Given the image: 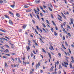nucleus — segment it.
<instances>
[{"instance_id":"obj_43","label":"nucleus","mask_w":74,"mask_h":74,"mask_svg":"<svg viewBox=\"0 0 74 74\" xmlns=\"http://www.w3.org/2000/svg\"><path fill=\"white\" fill-rule=\"evenodd\" d=\"M57 74V72H53L51 74Z\"/></svg>"},{"instance_id":"obj_6","label":"nucleus","mask_w":74,"mask_h":74,"mask_svg":"<svg viewBox=\"0 0 74 74\" xmlns=\"http://www.w3.org/2000/svg\"><path fill=\"white\" fill-rule=\"evenodd\" d=\"M35 2L36 3L38 4L39 3H40V0H36L35 1Z\"/></svg>"},{"instance_id":"obj_55","label":"nucleus","mask_w":74,"mask_h":74,"mask_svg":"<svg viewBox=\"0 0 74 74\" xmlns=\"http://www.w3.org/2000/svg\"><path fill=\"white\" fill-rule=\"evenodd\" d=\"M46 21L47 23H48V24H49V21H48V20H47Z\"/></svg>"},{"instance_id":"obj_53","label":"nucleus","mask_w":74,"mask_h":74,"mask_svg":"<svg viewBox=\"0 0 74 74\" xmlns=\"http://www.w3.org/2000/svg\"><path fill=\"white\" fill-rule=\"evenodd\" d=\"M40 15L41 16H43V14H42V13L41 12L40 13Z\"/></svg>"},{"instance_id":"obj_58","label":"nucleus","mask_w":74,"mask_h":74,"mask_svg":"<svg viewBox=\"0 0 74 74\" xmlns=\"http://www.w3.org/2000/svg\"><path fill=\"white\" fill-rule=\"evenodd\" d=\"M51 16L52 18L53 19L54 17H53V15L51 14Z\"/></svg>"},{"instance_id":"obj_48","label":"nucleus","mask_w":74,"mask_h":74,"mask_svg":"<svg viewBox=\"0 0 74 74\" xmlns=\"http://www.w3.org/2000/svg\"><path fill=\"white\" fill-rule=\"evenodd\" d=\"M54 35L56 36H57V33L55 32H54Z\"/></svg>"},{"instance_id":"obj_45","label":"nucleus","mask_w":74,"mask_h":74,"mask_svg":"<svg viewBox=\"0 0 74 74\" xmlns=\"http://www.w3.org/2000/svg\"><path fill=\"white\" fill-rule=\"evenodd\" d=\"M42 51H43L45 52V53H46V51H45V50L44 49H42Z\"/></svg>"},{"instance_id":"obj_46","label":"nucleus","mask_w":74,"mask_h":74,"mask_svg":"<svg viewBox=\"0 0 74 74\" xmlns=\"http://www.w3.org/2000/svg\"><path fill=\"white\" fill-rule=\"evenodd\" d=\"M58 55L60 57H62V55H61V54H60V53H58Z\"/></svg>"},{"instance_id":"obj_10","label":"nucleus","mask_w":74,"mask_h":74,"mask_svg":"<svg viewBox=\"0 0 74 74\" xmlns=\"http://www.w3.org/2000/svg\"><path fill=\"white\" fill-rule=\"evenodd\" d=\"M16 16H17V17H19L20 16V15L19 14V13H17L16 14Z\"/></svg>"},{"instance_id":"obj_34","label":"nucleus","mask_w":74,"mask_h":74,"mask_svg":"<svg viewBox=\"0 0 74 74\" xmlns=\"http://www.w3.org/2000/svg\"><path fill=\"white\" fill-rule=\"evenodd\" d=\"M62 15L63 16V17H64V19H65V18H66V16L63 13H62Z\"/></svg>"},{"instance_id":"obj_22","label":"nucleus","mask_w":74,"mask_h":74,"mask_svg":"<svg viewBox=\"0 0 74 74\" xmlns=\"http://www.w3.org/2000/svg\"><path fill=\"white\" fill-rule=\"evenodd\" d=\"M48 8L49 10L50 11H52V9L51 8L49 7H48Z\"/></svg>"},{"instance_id":"obj_18","label":"nucleus","mask_w":74,"mask_h":74,"mask_svg":"<svg viewBox=\"0 0 74 74\" xmlns=\"http://www.w3.org/2000/svg\"><path fill=\"white\" fill-rule=\"evenodd\" d=\"M48 53L49 57H50V59H51V54L49 53Z\"/></svg>"},{"instance_id":"obj_25","label":"nucleus","mask_w":74,"mask_h":74,"mask_svg":"<svg viewBox=\"0 0 74 74\" xmlns=\"http://www.w3.org/2000/svg\"><path fill=\"white\" fill-rule=\"evenodd\" d=\"M23 64L26 65L27 64V63L26 62H25L24 61H23Z\"/></svg>"},{"instance_id":"obj_33","label":"nucleus","mask_w":74,"mask_h":74,"mask_svg":"<svg viewBox=\"0 0 74 74\" xmlns=\"http://www.w3.org/2000/svg\"><path fill=\"white\" fill-rule=\"evenodd\" d=\"M3 1L2 0H0V4H3Z\"/></svg>"},{"instance_id":"obj_42","label":"nucleus","mask_w":74,"mask_h":74,"mask_svg":"<svg viewBox=\"0 0 74 74\" xmlns=\"http://www.w3.org/2000/svg\"><path fill=\"white\" fill-rule=\"evenodd\" d=\"M64 63L66 65H68V63H67V62H64Z\"/></svg>"},{"instance_id":"obj_64","label":"nucleus","mask_w":74,"mask_h":74,"mask_svg":"<svg viewBox=\"0 0 74 74\" xmlns=\"http://www.w3.org/2000/svg\"><path fill=\"white\" fill-rule=\"evenodd\" d=\"M37 11H40V9H39V8H37Z\"/></svg>"},{"instance_id":"obj_16","label":"nucleus","mask_w":74,"mask_h":74,"mask_svg":"<svg viewBox=\"0 0 74 74\" xmlns=\"http://www.w3.org/2000/svg\"><path fill=\"white\" fill-rule=\"evenodd\" d=\"M5 46L7 47V48H10V47L7 45H5Z\"/></svg>"},{"instance_id":"obj_27","label":"nucleus","mask_w":74,"mask_h":74,"mask_svg":"<svg viewBox=\"0 0 74 74\" xmlns=\"http://www.w3.org/2000/svg\"><path fill=\"white\" fill-rule=\"evenodd\" d=\"M26 11L27 12H30V11H31V10H27Z\"/></svg>"},{"instance_id":"obj_61","label":"nucleus","mask_w":74,"mask_h":74,"mask_svg":"<svg viewBox=\"0 0 74 74\" xmlns=\"http://www.w3.org/2000/svg\"><path fill=\"white\" fill-rule=\"evenodd\" d=\"M68 36H69V37H71V35L70 34V33H68Z\"/></svg>"},{"instance_id":"obj_23","label":"nucleus","mask_w":74,"mask_h":74,"mask_svg":"<svg viewBox=\"0 0 74 74\" xmlns=\"http://www.w3.org/2000/svg\"><path fill=\"white\" fill-rule=\"evenodd\" d=\"M62 66L60 64L59 65V69H62Z\"/></svg>"},{"instance_id":"obj_50","label":"nucleus","mask_w":74,"mask_h":74,"mask_svg":"<svg viewBox=\"0 0 74 74\" xmlns=\"http://www.w3.org/2000/svg\"><path fill=\"white\" fill-rule=\"evenodd\" d=\"M36 16L38 19H40V17H39V16H38V15H36Z\"/></svg>"},{"instance_id":"obj_35","label":"nucleus","mask_w":74,"mask_h":74,"mask_svg":"<svg viewBox=\"0 0 74 74\" xmlns=\"http://www.w3.org/2000/svg\"><path fill=\"white\" fill-rule=\"evenodd\" d=\"M42 25L44 27H46V26H45V25L44 23L42 24Z\"/></svg>"},{"instance_id":"obj_37","label":"nucleus","mask_w":74,"mask_h":74,"mask_svg":"<svg viewBox=\"0 0 74 74\" xmlns=\"http://www.w3.org/2000/svg\"><path fill=\"white\" fill-rule=\"evenodd\" d=\"M35 32L36 33V34H38V32H37V30H36V29H35Z\"/></svg>"},{"instance_id":"obj_32","label":"nucleus","mask_w":74,"mask_h":74,"mask_svg":"<svg viewBox=\"0 0 74 74\" xmlns=\"http://www.w3.org/2000/svg\"><path fill=\"white\" fill-rule=\"evenodd\" d=\"M32 22H33L34 24H36V23H35V21H34V20H32Z\"/></svg>"},{"instance_id":"obj_28","label":"nucleus","mask_w":74,"mask_h":74,"mask_svg":"<svg viewBox=\"0 0 74 74\" xmlns=\"http://www.w3.org/2000/svg\"><path fill=\"white\" fill-rule=\"evenodd\" d=\"M70 66L71 69H72V65L71 64V62L70 63Z\"/></svg>"},{"instance_id":"obj_44","label":"nucleus","mask_w":74,"mask_h":74,"mask_svg":"<svg viewBox=\"0 0 74 74\" xmlns=\"http://www.w3.org/2000/svg\"><path fill=\"white\" fill-rule=\"evenodd\" d=\"M1 19L2 20H3V19H4V16H2L1 17Z\"/></svg>"},{"instance_id":"obj_39","label":"nucleus","mask_w":74,"mask_h":74,"mask_svg":"<svg viewBox=\"0 0 74 74\" xmlns=\"http://www.w3.org/2000/svg\"><path fill=\"white\" fill-rule=\"evenodd\" d=\"M58 16H59V18H60V19H62V16H61L60 15H58Z\"/></svg>"},{"instance_id":"obj_56","label":"nucleus","mask_w":74,"mask_h":74,"mask_svg":"<svg viewBox=\"0 0 74 74\" xmlns=\"http://www.w3.org/2000/svg\"><path fill=\"white\" fill-rule=\"evenodd\" d=\"M63 40H65V37H64V36H63Z\"/></svg>"},{"instance_id":"obj_2","label":"nucleus","mask_w":74,"mask_h":74,"mask_svg":"<svg viewBox=\"0 0 74 74\" xmlns=\"http://www.w3.org/2000/svg\"><path fill=\"white\" fill-rule=\"evenodd\" d=\"M34 11L35 12V13L36 14H39V12L38 11L36 10L35 9H34Z\"/></svg>"},{"instance_id":"obj_20","label":"nucleus","mask_w":74,"mask_h":74,"mask_svg":"<svg viewBox=\"0 0 74 74\" xmlns=\"http://www.w3.org/2000/svg\"><path fill=\"white\" fill-rule=\"evenodd\" d=\"M18 62L20 63H21V59L20 58H18Z\"/></svg>"},{"instance_id":"obj_8","label":"nucleus","mask_w":74,"mask_h":74,"mask_svg":"<svg viewBox=\"0 0 74 74\" xmlns=\"http://www.w3.org/2000/svg\"><path fill=\"white\" fill-rule=\"evenodd\" d=\"M71 59L72 60V61H71V63H74V58H73V56H71Z\"/></svg>"},{"instance_id":"obj_17","label":"nucleus","mask_w":74,"mask_h":74,"mask_svg":"<svg viewBox=\"0 0 74 74\" xmlns=\"http://www.w3.org/2000/svg\"><path fill=\"white\" fill-rule=\"evenodd\" d=\"M0 31H1V32H4V33H6V32L4 30H3L2 29H0Z\"/></svg>"},{"instance_id":"obj_5","label":"nucleus","mask_w":74,"mask_h":74,"mask_svg":"<svg viewBox=\"0 0 74 74\" xmlns=\"http://www.w3.org/2000/svg\"><path fill=\"white\" fill-rule=\"evenodd\" d=\"M27 26V25H23L22 26V29H25V28H26V27Z\"/></svg>"},{"instance_id":"obj_15","label":"nucleus","mask_w":74,"mask_h":74,"mask_svg":"<svg viewBox=\"0 0 74 74\" xmlns=\"http://www.w3.org/2000/svg\"><path fill=\"white\" fill-rule=\"evenodd\" d=\"M10 7H11L12 8H14V7H15V5H10Z\"/></svg>"},{"instance_id":"obj_19","label":"nucleus","mask_w":74,"mask_h":74,"mask_svg":"<svg viewBox=\"0 0 74 74\" xmlns=\"http://www.w3.org/2000/svg\"><path fill=\"white\" fill-rule=\"evenodd\" d=\"M5 67H8V65H7V63L5 62Z\"/></svg>"},{"instance_id":"obj_54","label":"nucleus","mask_w":74,"mask_h":74,"mask_svg":"<svg viewBox=\"0 0 74 74\" xmlns=\"http://www.w3.org/2000/svg\"><path fill=\"white\" fill-rule=\"evenodd\" d=\"M51 31L52 32H53V28L51 27Z\"/></svg>"},{"instance_id":"obj_40","label":"nucleus","mask_w":74,"mask_h":74,"mask_svg":"<svg viewBox=\"0 0 74 74\" xmlns=\"http://www.w3.org/2000/svg\"><path fill=\"white\" fill-rule=\"evenodd\" d=\"M5 55L8 56H10V54H5Z\"/></svg>"},{"instance_id":"obj_29","label":"nucleus","mask_w":74,"mask_h":74,"mask_svg":"<svg viewBox=\"0 0 74 74\" xmlns=\"http://www.w3.org/2000/svg\"><path fill=\"white\" fill-rule=\"evenodd\" d=\"M39 39H40V40L41 41V42H42V43H43V44H44V41H42V40L40 38H39Z\"/></svg>"},{"instance_id":"obj_9","label":"nucleus","mask_w":74,"mask_h":74,"mask_svg":"<svg viewBox=\"0 0 74 74\" xmlns=\"http://www.w3.org/2000/svg\"><path fill=\"white\" fill-rule=\"evenodd\" d=\"M9 22L10 25H13V24L12 23V21H11V20H9Z\"/></svg>"},{"instance_id":"obj_21","label":"nucleus","mask_w":74,"mask_h":74,"mask_svg":"<svg viewBox=\"0 0 74 74\" xmlns=\"http://www.w3.org/2000/svg\"><path fill=\"white\" fill-rule=\"evenodd\" d=\"M4 37L5 38H6L7 39H8V40H10V39L9 38H8L7 36H5Z\"/></svg>"},{"instance_id":"obj_57","label":"nucleus","mask_w":74,"mask_h":74,"mask_svg":"<svg viewBox=\"0 0 74 74\" xmlns=\"http://www.w3.org/2000/svg\"><path fill=\"white\" fill-rule=\"evenodd\" d=\"M22 29H20L19 30V32H22Z\"/></svg>"},{"instance_id":"obj_13","label":"nucleus","mask_w":74,"mask_h":74,"mask_svg":"<svg viewBox=\"0 0 74 74\" xmlns=\"http://www.w3.org/2000/svg\"><path fill=\"white\" fill-rule=\"evenodd\" d=\"M37 65L38 66V67H40V62H38Z\"/></svg>"},{"instance_id":"obj_26","label":"nucleus","mask_w":74,"mask_h":74,"mask_svg":"<svg viewBox=\"0 0 74 74\" xmlns=\"http://www.w3.org/2000/svg\"><path fill=\"white\" fill-rule=\"evenodd\" d=\"M24 7L25 8H28V7H29V6L27 5H25L24 6Z\"/></svg>"},{"instance_id":"obj_4","label":"nucleus","mask_w":74,"mask_h":74,"mask_svg":"<svg viewBox=\"0 0 74 74\" xmlns=\"http://www.w3.org/2000/svg\"><path fill=\"white\" fill-rule=\"evenodd\" d=\"M59 61H57V62H56L55 64V68H56V65L57 64V65H58V64H59Z\"/></svg>"},{"instance_id":"obj_62","label":"nucleus","mask_w":74,"mask_h":74,"mask_svg":"<svg viewBox=\"0 0 74 74\" xmlns=\"http://www.w3.org/2000/svg\"><path fill=\"white\" fill-rule=\"evenodd\" d=\"M11 59L13 62H15V60L13 58H12Z\"/></svg>"},{"instance_id":"obj_3","label":"nucleus","mask_w":74,"mask_h":74,"mask_svg":"<svg viewBox=\"0 0 74 74\" xmlns=\"http://www.w3.org/2000/svg\"><path fill=\"white\" fill-rule=\"evenodd\" d=\"M50 47H50H49V49H50V50H54V49H53V46H52L51 45H50Z\"/></svg>"},{"instance_id":"obj_38","label":"nucleus","mask_w":74,"mask_h":74,"mask_svg":"<svg viewBox=\"0 0 74 74\" xmlns=\"http://www.w3.org/2000/svg\"><path fill=\"white\" fill-rule=\"evenodd\" d=\"M31 55L32 57H33V55H34V54H33V53H32L31 54Z\"/></svg>"},{"instance_id":"obj_60","label":"nucleus","mask_w":74,"mask_h":74,"mask_svg":"<svg viewBox=\"0 0 74 74\" xmlns=\"http://www.w3.org/2000/svg\"><path fill=\"white\" fill-rule=\"evenodd\" d=\"M28 45H29V46H31V44H30V42H29Z\"/></svg>"},{"instance_id":"obj_14","label":"nucleus","mask_w":74,"mask_h":74,"mask_svg":"<svg viewBox=\"0 0 74 74\" xmlns=\"http://www.w3.org/2000/svg\"><path fill=\"white\" fill-rule=\"evenodd\" d=\"M42 29L46 33H47V34H48V32H47V30H46L45 29H44V28H42Z\"/></svg>"},{"instance_id":"obj_36","label":"nucleus","mask_w":74,"mask_h":74,"mask_svg":"<svg viewBox=\"0 0 74 74\" xmlns=\"http://www.w3.org/2000/svg\"><path fill=\"white\" fill-rule=\"evenodd\" d=\"M1 58H4V59H7V57H5V56H3V57H1Z\"/></svg>"},{"instance_id":"obj_41","label":"nucleus","mask_w":74,"mask_h":74,"mask_svg":"<svg viewBox=\"0 0 74 74\" xmlns=\"http://www.w3.org/2000/svg\"><path fill=\"white\" fill-rule=\"evenodd\" d=\"M4 38H0V40H4Z\"/></svg>"},{"instance_id":"obj_12","label":"nucleus","mask_w":74,"mask_h":74,"mask_svg":"<svg viewBox=\"0 0 74 74\" xmlns=\"http://www.w3.org/2000/svg\"><path fill=\"white\" fill-rule=\"evenodd\" d=\"M53 68H54L53 66H52L50 69V71H53Z\"/></svg>"},{"instance_id":"obj_31","label":"nucleus","mask_w":74,"mask_h":74,"mask_svg":"<svg viewBox=\"0 0 74 74\" xmlns=\"http://www.w3.org/2000/svg\"><path fill=\"white\" fill-rule=\"evenodd\" d=\"M27 47V51H28V50H29V49H30V47H29V46H28V48L27 47Z\"/></svg>"},{"instance_id":"obj_49","label":"nucleus","mask_w":74,"mask_h":74,"mask_svg":"<svg viewBox=\"0 0 74 74\" xmlns=\"http://www.w3.org/2000/svg\"><path fill=\"white\" fill-rule=\"evenodd\" d=\"M69 53L71 54V51L70 50V49H69Z\"/></svg>"},{"instance_id":"obj_11","label":"nucleus","mask_w":74,"mask_h":74,"mask_svg":"<svg viewBox=\"0 0 74 74\" xmlns=\"http://www.w3.org/2000/svg\"><path fill=\"white\" fill-rule=\"evenodd\" d=\"M4 16L6 18H8V19H10V18H9V16H8V15H4Z\"/></svg>"},{"instance_id":"obj_30","label":"nucleus","mask_w":74,"mask_h":74,"mask_svg":"<svg viewBox=\"0 0 74 74\" xmlns=\"http://www.w3.org/2000/svg\"><path fill=\"white\" fill-rule=\"evenodd\" d=\"M52 22L53 23V25H54V26H56V24H55V22H54L53 21H52Z\"/></svg>"},{"instance_id":"obj_51","label":"nucleus","mask_w":74,"mask_h":74,"mask_svg":"<svg viewBox=\"0 0 74 74\" xmlns=\"http://www.w3.org/2000/svg\"><path fill=\"white\" fill-rule=\"evenodd\" d=\"M41 19H42V21H43V22H44L45 20H44V18H42Z\"/></svg>"},{"instance_id":"obj_52","label":"nucleus","mask_w":74,"mask_h":74,"mask_svg":"<svg viewBox=\"0 0 74 74\" xmlns=\"http://www.w3.org/2000/svg\"><path fill=\"white\" fill-rule=\"evenodd\" d=\"M65 44L66 45V46H68V44H67V42L66 41L65 42Z\"/></svg>"},{"instance_id":"obj_47","label":"nucleus","mask_w":74,"mask_h":74,"mask_svg":"<svg viewBox=\"0 0 74 74\" xmlns=\"http://www.w3.org/2000/svg\"><path fill=\"white\" fill-rule=\"evenodd\" d=\"M3 1H4V3H7V2L6 0H3Z\"/></svg>"},{"instance_id":"obj_1","label":"nucleus","mask_w":74,"mask_h":74,"mask_svg":"<svg viewBox=\"0 0 74 74\" xmlns=\"http://www.w3.org/2000/svg\"><path fill=\"white\" fill-rule=\"evenodd\" d=\"M0 51H1V52H5V53H7L9 52V50L6 49V50H5L4 51L3 50H0Z\"/></svg>"},{"instance_id":"obj_63","label":"nucleus","mask_w":74,"mask_h":74,"mask_svg":"<svg viewBox=\"0 0 74 74\" xmlns=\"http://www.w3.org/2000/svg\"><path fill=\"white\" fill-rule=\"evenodd\" d=\"M33 52L34 53V54H36V52H35V51H34L33 50Z\"/></svg>"},{"instance_id":"obj_24","label":"nucleus","mask_w":74,"mask_h":74,"mask_svg":"<svg viewBox=\"0 0 74 74\" xmlns=\"http://www.w3.org/2000/svg\"><path fill=\"white\" fill-rule=\"evenodd\" d=\"M9 13L11 15H13V13H12L11 11H9Z\"/></svg>"},{"instance_id":"obj_59","label":"nucleus","mask_w":74,"mask_h":74,"mask_svg":"<svg viewBox=\"0 0 74 74\" xmlns=\"http://www.w3.org/2000/svg\"><path fill=\"white\" fill-rule=\"evenodd\" d=\"M62 66H63L64 67V66H65V65H64V64H63V62L62 63Z\"/></svg>"},{"instance_id":"obj_7","label":"nucleus","mask_w":74,"mask_h":74,"mask_svg":"<svg viewBox=\"0 0 74 74\" xmlns=\"http://www.w3.org/2000/svg\"><path fill=\"white\" fill-rule=\"evenodd\" d=\"M70 21L71 24H73V22L74 21V20L73 18H70Z\"/></svg>"}]
</instances>
